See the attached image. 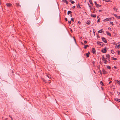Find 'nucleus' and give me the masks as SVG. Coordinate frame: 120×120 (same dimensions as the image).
<instances>
[{
	"instance_id": "1",
	"label": "nucleus",
	"mask_w": 120,
	"mask_h": 120,
	"mask_svg": "<svg viewBox=\"0 0 120 120\" xmlns=\"http://www.w3.org/2000/svg\"><path fill=\"white\" fill-rule=\"evenodd\" d=\"M114 19L113 18H109L105 19L104 20V21H107L109 20H114Z\"/></svg>"
},
{
	"instance_id": "2",
	"label": "nucleus",
	"mask_w": 120,
	"mask_h": 120,
	"mask_svg": "<svg viewBox=\"0 0 120 120\" xmlns=\"http://www.w3.org/2000/svg\"><path fill=\"white\" fill-rule=\"evenodd\" d=\"M107 48L106 47H105L103 49H102L101 50V51L103 53H105L106 52L107 50L106 49Z\"/></svg>"
},
{
	"instance_id": "3",
	"label": "nucleus",
	"mask_w": 120,
	"mask_h": 120,
	"mask_svg": "<svg viewBox=\"0 0 120 120\" xmlns=\"http://www.w3.org/2000/svg\"><path fill=\"white\" fill-rule=\"evenodd\" d=\"M101 39L102 41L105 43H106L107 42V41L106 38L104 37H102L101 38Z\"/></svg>"
},
{
	"instance_id": "4",
	"label": "nucleus",
	"mask_w": 120,
	"mask_h": 120,
	"mask_svg": "<svg viewBox=\"0 0 120 120\" xmlns=\"http://www.w3.org/2000/svg\"><path fill=\"white\" fill-rule=\"evenodd\" d=\"M110 55L108 54L107 55H106V56L107 57V58L108 60H109V61H110Z\"/></svg>"
},
{
	"instance_id": "5",
	"label": "nucleus",
	"mask_w": 120,
	"mask_h": 120,
	"mask_svg": "<svg viewBox=\"0 0 120 120\" xmlns=\"http://www.w3.org/2000/svg\"><path fill=\"white\" fill-rule=\"evenodd\" d=\"M113 15L115 16V17L116 18H117L118 19H120V16H119L117 15L116 14H113Z\"/></svg>"
},
{
	"instance_id": "6",
	"label": "nucleus",
	"mask_w": 120,
	"mask_h": 120,
	"mask_svg": "<svg viewBox=\"0 0 120 120\" xmlns=\"http://www.w3.org/2000/svg\"><path fill=\"white\" fill-rule=\"evenodd\" d=\"M7 6L8 7H10L12 6V5L10 3H7L6 4Z\"/></svg>"
},
{
	"instance_id": "7",
	"label": "nucleus",
	"mask_w": 120,
	"mask_h": 120,
	"mask_svg": "<svg viewBox=\"0 0 120 120\" xmlns=\"http://www.w3.org/2000/svg\"><path fill=\"white\" fill-rule=\"evenodd\" d=\"M92 52L93 54H94L95 53L96 50L94 48H92Z\"/></svg>"
},
{
	"instance_id": "8",
	"label": "nucleus",
	"mask_w": 120,
	"mask_h": 120,
	"mask_svg": "<svg viewBox=\"0 0 120 120\" xmlns=\"http://www.w3.org/2000/svg\"><path fill=\"white\" fill-rule=\"evenodd\" d=\"M90 54V53L89 52H88V53H86V56L87 58H88L89 57V55Z\"/></svg>"
},
{
	"instance_id": "9",
	"label": "nucleus",
	"mask_w": 120,
	"mask_h": 120,
	"mask_svg": "<svg viewBox=\"0 0 120 120\" xmlns=\"http://www.w3.org/2000/svg\"><path fill=\"white\" fill-rule=\"evenodd\" d=\"M90 20H88L86 22V23L88 25H89L90 24Z\"/></svg>"
},
{
	"instance_id": "10",
	"label": "nucleus",
	"mask_w": 120,
	"mask_h": 120,
	"mask_svg": "<svg viewBox=\"0 0 120 120\" xmlns=\"http://www.w3.org/2000/svg\"><path fill=\"white\" fill-rule=\"evenodd\" d=\"M102 72L104 74H106L107 73L105 71L104 69H103Z\"/></svg>"
},
{
	"instance_id": "11",
	"label": "nucleus",
	"mask_w": 120,
	"mask_h": 120,
	"mask_svg": "<svg viewBox=\"0 0 120 120\" xmlns=\"http://www.w3.org/2000/svg\"><path fill=\"white\" fill-rule=\"evenodd\" d=\"M106 33L109 36H111V34L110 33L106 31Z\"/></svg>"
},
{
	"instance_id": "12",
	"label": "nucleus",
	"mask_w": 120,
	"mask_h": 120,
	"mask_svg": "<svg viewBox=\"0 0 120 120\" xmlns=\"http://www.w3.org/2000/svg\"><path fill=\"white\" fill-rule=\"evenodd\" d=\"M101 42H97V44L100 45L101 46H102V45L101 44Z\"/></svg>"
},
{
	"instance_id": "13",
	"label": "nucleus",
	"mask_w": 120,
	"mask_h": 120,
	"mask_svg": "<svg viewBox=\"0 0 120 120\" xmlns=\"http://www.w3.org/2000/svg\"><path fill=\"white\" fill-rule=\"evenodd\" d=\"M62 1L63 2L65 3H66V4H68V2L66 0H62Z\"/></svg>"
},
{
	"instance_id": "14",
	"label": "nucleus",
	"mask_w": 120,
	"mask_h": 120,
	"mask_svg": "<svg viewBox=\"0 0 120 120\" xmlns=\"http://www.w3.org/2000/svg\"><path fill=\"white\" fill-rule=\"evenodd\" d=\"M91 16L94 18H95L96 16V15H93L91 14Z\"/></svg>"
},
{
	"instance_id": "15",
	"label": "nucleus",
	"mask_w": 120,
	"mask_h": 120,
	"mask_svg": "<svg viewBox=\"0 0 120 120\" xmlns=\"http://www.w3.org/2000/svg\"><path fill=\"white\" fill-rule=\"evenodd\" d=\"M102 30H99L98 31V33H104V32L103 31H102Z\"/></svg>"
},
{
	"instance_id": "16",
	"label": "nucleus",
	"mask_w": 120,
	"mask_h": 120,
	"mask_svg": "<svg viewBox=\"0 0 120 120\" xmlns=\"http://www.w3.org/2000/svg\"><path fill=\"white\" fill-rule=\"evenodd\" d=\"M115 100L116 101L120 102V99L116 98H115Z\"/></svg>"
},
{
	"instance_id": "17",
	"label": "nucleus",
	"mask_w": 120,
	"mask_h": 120,
	"mask_svg": "<svg viewBox=\"0 0 120 120\" xmlns=\"http://www.w3.org/2000/svg\"><path fill=\"white\" fill-rule=\"evenodd\" d=\"M115 81L118 84L120 85V81H119L118 80H116Z\"/></svg>"
},
{
	"instance_id": "18",
	"label": "nucleus",
	"mask_w": 120,
	"mask_h": 120,
	"mask_svg": "<svg viewBox=\"0 0 120 120\" xmlns=\"http://www.w3.org/2000/svg\"><path fill=\"white\" fill-rule=\"evenodd\" d=\"M16 6L18 7L19 6L20 7H21V6L20 5H19V3H16Z\"/></svg>"
},
{
	"instance_id": "19",
	"label": "nucleus",
	"mask_w": 120,
	"mask_h": 120,
	"mask_svg": "<svg viewBox=\"0 0 120 120\" xmlns=\"http://www.w3.org/2000/svg\"><path fill=\"white\" fill-rule=\"evenodd\" d=\"M72 12L71 11H68V12L67 14L69 15L70 14H71Z\"/></svg>"
},
{
	"instance_id": "20",
	"label": "nucleus",
	"mask_w": 120,
	"mask_h": 120,
	"mask_svg": "<svg viewBox=\"0 0 120 120\" xmlns=\"http://www.w3.org/2000/svg\"><path fill=\"white\" fill-rule=\"evenodd\" d=\"M100 84L102 86H104V84L102 82V81H100Z\"/></svg>"
},
{
	"instance_id": "21",
	"label": "nucleus",
	"mask_w": 120,
	"mask_h": 120,
	"mask_svg": "<svg viewBox=\"0 0 120 120\" xmlns=\"http://www.w3.org/2000/svg\"><path fill=\"white\" fill-rule=\"evenodd\" d=\"M101 5H100L99 4H98L97 5V6H96V7H97V8H98L99 7H101Z\"/></svg>"
},
{
	"instance_id": "22",
	"label": "nucleus",
	"mask_w": 120,
	"mask_h": 120,
	"mask_svg": "<svg viewBox=\"0 0 120 120\" xmlns=\"http://www.w3.org/2000/svg\"><path fill=\"white\" fill-rule=\"evenodd\" d=\"M88 46H89V45H86L84 46V48L85 49H86L87 48Z\"/></svg>"
},
{
	"instance_id": "23",
	"label": "nucleus",
	"mask_w": 120,
	"mask_h": 120,
	"mask_svg": "<svg viewBox=\"0 0 120 120\" xmlns=\"http://www.w3.org/2000/svg\"><path fill=\"white\" fill-rule=\"evenodd\" d=\"M80 4H78V5L77 6V7L78 8H80Z\"/></svg>"
},
{
	"instance_id": "24",
	"label": "nucleus",
	"mask_w": 120,
	"mask_h": 120,
	"mask_svg": "<svg viewBox=\"0 0 120 120\" xmlns=\"http://www.w3.org/2000/svg\"><path fill=\"white\" fill-rule=\"evenodd\" d=\"M119 44L118 45H117V47L119 48V47H120V42H119L117 43V44Z\"/></svg>"
},
{
	"instance_id": "25",
	"label": "nucleus",
	"mask_w": 120,
	"mask_h": 120,
	"mask_svg": "<svg viewBox=\"0 0 120 120\" xmlns=\"http://www.w3.org/2000/svg\"><path fill=\"white\" fill-rule=\"evenodd\" d=\"M107 68L109 69H111V67L109 66H107Z\"/></svg>"
},
{
	"instance_id": "26",
	"label": "nucleus",
	"mask_w": 120,
	"mask_h": 120,
	"mask_svg": "<svg viewBox=\"0 0 120 120\" xmlns=\"http://www.w3.org/2000/svg\"><path fill=\"white\" fill-rule=\"evenodd\" d=\"M113 9L114 10H116V11H117V9L116 8H113Z\"/></svg>"
},
{
	"instance_id": "27",
	"label": "nucleus",
	"mask_w": 120,
	"mask_h": 120,
	"mask_svg": "<svg viewBox=\"0 0 120 120\" xmlns=\"http://www.w3.org/2000/svg\"><path fill=\"white\" fill-rule=\"evenodd\" d=\"M104 62V63L105 64H106L107 63L108 61L107 60H105Z\"/></svg>"
},
{
	"instance_id": "28",
	"label": "nucleus",
	"mask_w": 120,
	"mask_h": 120,
	"mask_svg": "<svg viewBox=\"0 0 120 120\" xmlns=\"http://www.w3.org/2000/svg\"><path fill=\"white\" fill-rule=\"evenodd\" d=\"M70 1L71 3L72 4H73L75 3V2L71 0Z\"/></svg>"
},
{
	"instance_id": "29",
	"label": "nucleus",
	"mask_w": 120,
	"mask_h": 120,
	"mask_svg": "<svg viewBox=\"0 0 120 120\" xmlns=\"http://www.w3.org/2000/svg\"><path fill=\"white\" fill-rule=\"evenodd\" d=\"M112 59L114 60H116L117 59L116 58H114L113 57H112Z\"/></svg>"
},
{
	"instance_id": "30",
	"label": "nucleus",
	"mask_w": 120,
	"mask_h": 120,
	"mask_svg": "<svg viewBox=\"0 0 120 120\" xmlns=\"http://www.w3.org/2000/svg\"><path fill=\"white\" fill-rule=\"evenodd\" d=\"M110 23L112 25H113V23L112 22H110Z\"/></svg>"
},
{
	"instance_id": "31",
	"label": "nucleus",
	"mask_w": 120,
	"mask_h": 120,
	"mask_svg": "<svg viewBox=\"0 0 120 120\" xmlns=\"http://www.w3.org/2000/svg\"><path fill=\"white\" fill-rule=\"evenodd\" d=\"M68 24H70L71 23V20L70 21H68Z\"/></svg>"
},
{
	"instance_id": "32",
	"label": "nucleus",
	"mask_w": 120,
	"mask_h": 120,
	"mask_svg": "<svg viewBox=\"0 0 120 120\" xmlns=\"http://www.w3.org/2000/svg\"><path fill=\"white\" fill-rule=\"evenodd\" d=\"M93 32L94 33V35H95V30H94V29L93 30Z\"/></svg>"
},
{
	"instance_id": "33",
	"label": "nucleus",
	"mask_w": 120,
	"mask_h": 120,
	"mask_svg": "<svg viewBox=\"0 0 120 120\" xmlns=\"http://www.w3.org/2000/svg\"><path fill=\"white\" fill-rule=\"evenodd\" d=\"M108 29L109 30H112V29L111 28H110V27H109L108 28Z\"/></svg>"
},
{
	"instance_id": "34",
	"label": "nucleus",
	"mask_w": 120,
	"mask_h": 120,
	"mask_svg": "<svg viewBox=\"0 0 120 120\" xmlns=\"http://www.w3.org/2000/svg\"><path fill=\"white\" fill-rule=\"evenodd\" d=\"M105 58L104 57H102V60H103V61H104L105 60Z\"/></svg>"
},
{
	"instance_id": "35",
	"label": "nucleus",
	"mask_w": 120,
	"mask_h": 120,
	"mask_svg": "<svg viewBox=\"0 0 120 120\" xmlns=\"http://www.w3.org/2000/svg\"><path fill=\"white\" fill-rule=\"evenodd\" d=\"M100 19L99 18L98 19V20L97 21V22H99L100 21Z\"/></svg>"
},
{
	"instance_id": "36",
	"label": "nucleus",
	"mask_w": 120,
	"mask_h": 120,
	"mask_svg": "<svg viewBox=\"0 0 120 120\" xmlns=\"http://www.w3.org/2000/svg\"><path fill=\"white\" fill-rule=\"evenodd\" d=\"M111 52L112 54H114V52L113 50H111Z\"/></svg>"
},
{
	"instance_id": "37",
	"label": "nucleus",
	"mask_w": 120,
	"mask_h": 120,
	"mask_svg": "<svg viewBox=\"0 0 120 120\" xmlns=\"http://www.w3.org/2000/svg\"><path fill=\"white\" fill-rule=\"evenodd\" d=\"M9 116L12 119V120H13V119H12V117L10 115H9Z\"/></svg>"
},
{
	"instance_id": "38",
	"label": "nucleus",
	"mask_w": 120,
	"mask_h": 120,
	"mask_svg": "<svg viewBox=\"0 0 120 120\" xmlns=\"http://www.w3.org/2000/svg\"><path fill=\"white\" fill-rule=\"evenodd\" d=\"M71 20H72L73 22L74 21V20L73 19V18H71Z\"/></svg>"
},
{
	"instance_id": "39",
	"label": "nucleus",
	"mask_w": 120,
	"mask_h": 120,
	"mask_svg": "<svg viewBox=\"0 0 120 120\" xmlns=\"http://www.w3.org/2000/svg\"><path fill=\"white\" fill-rule=\"evenodd\" d=\"M94 3L95 4V5H96V6H97V5L98 4L96 2V1H95L94 2Z\"/></svg>"
},
{
	"instance_id": "40",
	"label": "nucleus",
	"mask_w": 120,
	"mask_h": 120,
	"mask_svg": "<svg viewBox=\"0 0 120 120\" xmlns=\"http://www.w3.org/2000/svg\"><path fill=\"white\" fill-rule=\"evenodd\" d=\"M89 2L90 4L92 3V1L91 0H89Z\"/></svg>"
},
{
	"instance_id": "41",
	"label": "nucleus",
	"mask_w": 120,
	"mask_h": 120,
	"mask_svg": "<svg viewBox=\"0 0 120 120\" xmlns=\"http://www.w3.org/2000/svg\"><path fill=\"white\" fill-rule=\"evenodd\" d=\"M118 95L119 96H120V92H118Z\"/></svg>"
},
{
	"instance_id": "42",
	"label": "nucleus",
	"mask_w": 120,
	"mask_h": 120,
	"mask_svg": "<svg viewBox=\"0 0 120 120\" xmlns=\"http://www.w3.org/2000/svg\"><path fill=\"white\" fill-rule=\"evenodd\" d=\"M84 43H85V44H86L87 43V42L86 41H84Z\"/></svg>"
},
{
	"instance_id": "43",
	"label": "nucleus",
	"mask_w": 120,
	"mask_h": 120,
	"mask_svg": "<svg viewBox=\"0 0 120 120\" xmlns=\"http://www.w3.org/2000/svg\"><path fill=\"white\" fill-rule=\"evenodd\" d=\"M120 51H117V52H118V55H120Z\"/></svg>"
},
{
	"instance_id": "44",
	"label": "nucleus",
	"mask_w": 120,
	"mask_h": 120,
	"mask_svg": "<svg viewBox=\"0 0 120 120\" xmlns=\"http://www.w3.org/2000/svg\"><path fill=\"white\" fill-rule=\"evenodd\" d=\"M78 23L79 24H80L81 23V22L80 21H79L78 22Z\"/></svg>"
},
{
	"instance_id": "45",
	"label": "nucleus",
	"mask_w": 120,
	"mask_h": 120,
	"mask_svg": "<svg viewBox=\"0 0 120 120\" xmlns=\"http://www.w3.org/2000/svg\"><path fill=\"white\" fill-rule=\"evenodd\" d=\"M65 20L66 21H68V19L67 18H66L65 19Z\"/></svg>"
},
{
	"instance_id": "46",
	"label": "nucleus",
	"mask_w": 120,
	"mask_h": 120,
	"mask_svg": "<svg viewBox=\"0 0 120 120\" xmlns=\"http://www.w3.org/2000/svg\"><path fill=\"white\" fill-rule=\"evenodd\" d=\"M100 73L101 74V75H102V72H101V70H100Z\"/></svg>"
},
{
	"instance_id": "47",
	"label": "nucleus",
	"mask_w": 120,
	"mask_h": 120,
	"mask_svg": "<svg viewBox=\"0 0 120 120\" xmlns=\"http://www.w3.org/2000/svg\"><path fill=\"white\" fill-rule=\"evenodd\" d=\"M93 10H93V11H96H96H95V9L94 8Z\"/></svg>"
},
{
	"instance_id": "48",
	"label": "nucleus",
	"mask_w": 120,
	"mask_h": 120,
	"mask_svg": "<svg viewBox=\"0 0 120 120\" xmlns=\"http://www.w3.org/2000/svg\"><path fill=\"white\" fill-rule=\"evenodd\" d=\"M72 8H73V9H74L75 8V6H74Z\"/></svg>"
},
{
	"instance_id": "49",
	"label": "nucleus",
	"mask_w": 120,
	"mask_h": 120,
	"mask_svg": "<svg viewBox=\"0 0 120 120\" xmlns=\"http://www.w3.org/2000/svg\"><path fill=\"white\" fill-rule=\"evenodd\" d=\"M102 11V10H99V11L100 12H101V11Z\"/></svg>"
},
{
	"instance_id": "50",
	"label": "nucleus",
	"mask_w": 120,
	"mask_h": 120,
	"mask_svg": "<svg viewBox=\"0 0 120 120\" xmlns=\"http://www.w3.org/2000/svg\"><path fill=\"white\" fill-rule=\"evenodd\" d=\"M73 38H74V40L75 41V42H76V40L75 39V38H74V37Z\"/></svg>"
},
{
	"instance_id": "51",
	"label": "nucleus",
	"mask_w": 120,
	"mask_h": 120,
	"mask_svg": "<svg viewBox=\"0 0 120 120\" xmlns=\"http://www.w3.org/2000/svg\"><path fill=\"white\" fill-rule=\"evenodd\" d=\"M47 76L49 78H51V77H50V76H48V75H47Z\"/></svg>"
},
{
	"instance_id": "52",
	"label": "nucleus",
	"mask_w": 120,
	"mask_h": 120,
	"mask_svg": "<svg viewBox=\"0 0 120 120\" xmlns=\"http://www.w3.org/2000/svg\"><path fill=\"white\" fill-rule=\"evenodd\" d=\"M112 82L111 81H110V82H109V84H110Z\"/></svg>"
},
{
	"instance_id": "53",
	"label": "nucleus",
	"mask_w": 120,
	"mask_h": 120,
	"mask_svg": "<svg viewBox=\"0 0 120 120\" xmlns=\"http://www.w3.org/2000/svg\"><path fill=\"white\" fill-rule=\"evenodd\" d=\"M100 64H102V63L101 62V61H100Z\"/></svg>"
},
{
	"instance_id": "54",
	"label": "nucleus",
	"mask_w": 120,
	"mask_h": 120,
	"mask_svg": "<svg viewBox=\"0 0 120 120\" xmlns=\"http://www.w3.org/2000/svg\"><path fill=\"white\" fill-rule=\"evenodd\" d=\"M91 5L92 6H93L94 5V4H93L92 3H91Z\"/></svg>"
},
{
	"instance_id": "55",
	"label": "nucleus",
	"mask_w": 120,
	"mask_h": 120,
	"mask_svg": "<svg viewBox=\"0 0 120 120\" xmlns=\"http://www.w3.org/2000/svg\"><path fill=\"white\" fill-rule=\"evenodd\" d=\"M101 43H102V44H101V45H102V46L103 45H104V44L102 42H101Z\"/></svg>"
},
{
	"instance_id": "56",
	"label": "nucleus",
	"mask_w": 120,
	"mask_h": 120,
	"mask_svg": "<svg viewBox=\"0 0 120 120\" xmlns=\"http://www.w3.org/2000/svg\"><path fill=\"white\" fill-rule=\"evenodd\" d=\"M88 5H89V7H91V6H90V4H88Z\"/></svg>"
},
{
	"instance_id": "57",
	"label": "nucleus",
	"mask_w": 120,
	"mask_h": 120,
	"mask_svg": "<svg viewBox=\"0 0 120 120\" xmlns=\"http://www.w3.org/2000/svg\"><path fill=\"white\" fill-rule=\"evenodd\" d=\"M98 67V68L99 69V70L100 69V66H99V67Z\"/></svg>"
},
{
	"instance_id": "58",
	"label": "nucleus",
	"mask_w": 120,
	"mask_h": 120,
	"mask_svg": "<svg viewBox=\"0 0 120 120\" xmlns=\"http://www.w3.org/2000/svg\"><path fill=\"white\" fill-rule=\"evenodd\" d=\"M110 1H110V0H108V1H107V2H110Z\"/></svg>"
},
{
	"instance_id": "59",
	"label": "nucleus",
	"mask_w": 120,
	"mask_h": 120,
	"mask_svg": "<svg viewBox=\"0 0 120 120\" xmlns=\"http://www.w3.org/2000/svg\"><path fill=\"white\" fill-rule=\"evenodd\" d=\"M81 44H82V45H83V43L82 42H81Z\"/></svg>"
},
{
	"instance_id": "60",
	"label": "nucleus",
	"mask_w": 120,
	"mask_h": 120,
	"mask_svg": "<svg viewBox=\"0 0 120 120\" xmlns=\"http://www.w3.org/2000/svg\"><path fill=\"white\" fill-rule=\"evenodd\" d=\"M107 58H105V60H106L107 59Z\"/></svg>"
},
{
	"instance_id": "61",
	"label": "nucleus",
	"mask_w": 120,
	"mask_h": 120,
	"mask_svg": "<svg viewBox=\"0 0 120 120\" xmlns=\"http://www.w3.org/2000/svg\"><path fill=\"white\" fill-rule=\"evenodd\" d=\"M97 37H99V35H97Z\"/></svg>"
},
{
	"instance_id": "62",
	"label": "nucleus",
	"mask_w": 120,
	"mask_h": 120,
	"mask_svg": "<svg viewBox=\"0 0 120 120\" xmlns=\"http://www.w3.org/2000/svg\"><path fill=\"white\" fill-rule=\"evenodd\" d=\"M70 16H71V17H72V15H71V14H70Z\"/></svg>"
},
{
	"instance_id": "63",
	"label": "nucleus",
	"mask_w": 120,
	"mask_h": 120,
	"mask_svg": "<svg viewBox=\"0 0 120 120\" xmlns=\"http://www.w3.org/2000/svg\"><path fill=\"white\" fill-rule=\"evenodd\" d=\"M114 68H117L116 67H114Z\"/></svg>"
},
{
	"instance_id": "64",
	"label": "nucleus",
	"mask_w": 120,
	"mask_h": 120,
	"mask_svg": "<svg viewBox=\"0 0 120 120\" xmlns=\"http://www.w3.org/2000/svg\"><path fill=\"white\" fill-rule=\"evenodd\" d=\"M99 15H98V16H97V18H99Z\"/></svg>"
}]
</instances>
